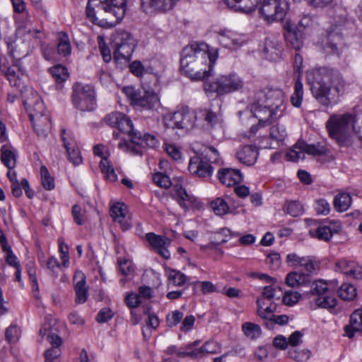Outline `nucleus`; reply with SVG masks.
<instances>
[{"mask_svg": "<svg viewBox=\"0 0 362 362\" xmlns=\"http://www.w3.org/2000/svg\"><path fill=\"white\" fill-rule=\"evenodd\" d=\"M22 13V19L21 20V25L20 29H23L24 32L25 33H28V35H31L32 37L37 38V39H41L43 36V33L40 30L38 29H31L30 26L32 24V17L28 13V11H24ZM20 21V19H18Z\"/></svg>", "mask_w": 362, "mask_h": 362, "instance_id": "nucleus-35", "label": "nucleus"}, {"mask_svg": "<svg viewBox=\"0 0 362 362\" xmlns=\"http://www.w3.org/2000/svg\"><path fill=\"white\" fill-rule=\"evenodd\" d=\"M202 116L204 117L205 122H206L207 124L210 127H214L216 124L218 123V119L216 114L211 110H204L201 111Z\"/></svg>", "mask_w": 362, "mask_h": 362, "instance_id": "nucleus-61", "label": "nucleus"}, {"mask_svg": "<svg viewBox=\"0 0 362 362\" xmlns=\"http://www.w3.org/2000/svg\"><path fill=\"white\" fill-rule=\"evenodd\" d=\"M327 148L325 146L317 143L316 144H308L303 141H298L293 148L286 153L288 160L298 161L305 158L304 153L312 156H322L327 153Z\"/></svg>", "mask_w": 362, "mask_h": 362, "instance_id": "nucleus-9", "label": "nucleus"}, {"mask_svg": "<svg viewBox=\"0 0 362 362\" xmlns=\"http://www.w3.org/2000/svg\"><path fill=\"white\" fill-rule=\"evenodd\" d=\"M264 51L268 59L275 61L281 57L282 43L277 37H267L264 42Z\"/></svg>", "mask_w": 362, "mask_h": 362, "instance_id": "nucleus-24", "label": "nucleus"}, {"mask_svg": "<svg viewBox=\"0 0 362 362\" xmlns=\"http://www.w3.org/2000/svg\"><path fill=\"white\" fill-rule=\"evenodd\" d=\"M331 293H327L323 296H319L315 300L316 304L318 307L326 308L328 310H334L337 305V299L330 296Z\"/></svg>", "mask_w": 362, "mask_h": 362, "instance_id": "nucleus-49", "label": "nucleus"}, {"mask_svg": "<svg viewBox=\"0 0 362 362\" xmlns=\"http://www.w3.org/2000/svg\"><path fill=\"white\" fill-rule=\"evenodd\" d=\"M168 279L174 286H181L186 282L187 276L179 271L171 270L168 274Z\"/></svg>", "mask_w": 362, "mask_h": 362, "instance_id": "nucleus-55", "label": "nucleus"}, {"mask_svg": "<svg viewBox=\"0 0 362 362\" xmlns=\"http://www.w3.org/2000/svg\"><path fill=\"white\" fill-rule=\"evenodd\" d=\"M61 355V349L58 347H52L47 349L45 354V362H57L56 360Z\"/></svg>", "mask_w": 362, "mask_h": 362, "instance_id": "nucleus-63", "label": "nucleus"}, {"mask_svg": "<svg viewBox=\"0 0 362 362\" xmlns=\"http://www.w3.org/2000/svg\"><path fill=\"white\" fill-rule=\"evenodd\" d=\"M336 266L347 276L358 279L362 278V267L354 261L343 259L337 262Z\"/></svg>", "mask_w": 362, "mask_h": 362, "instance_id": "nucleus-23", "label": "nucleus"}, {"mask_svg": "<svg viewBox=\"0 0 362 362\" xmlns=\"http://www.w3.org/2000/svg\"><path fill=\"white\" fill-rule=\"evenodd\" d=\"M250 111L253 116L259 120V123L264 126L267 123L272 122L276 116L278 110L254 98V101L250 105Z\"/></svg>", "mask_w": 362, "mask_h": 362, "instance_id": "nucleus-14", "label": "nucleus"}, {"mask_svg": "<svg viewBox=\"0 0 362 362\" xmlns=\"http://www.w3.org/2000/svg\"><path fill=\"white\" fill-rule=\"evenodd\" d=\"M218 179L221 184L232 187L241 182L243 177L239 170L226 168L218 170Z\"/></svg>", "mask_w": 362, "mask_h": 362, "instance_id": "nucleus-19", "label": "nucleus"}, {"mask_svg": "<svg viewBox=\"0 0 362 362\" xmlns=\"http://www.w3.org/2000/svg\"><path fill=\"white\" fill-rule=\"evenodd\" d=\"M41 182L45 189L52 190L54 188V178L50 175L47 168L45 165L40 167Z\"/></svg>", "mask_w": 362, "mask_h": 362, "instance_id": "nucleus-51", "label": "nucleus"}, {"mask_svg": "<svg viewBox=\"0 0 362 362\" xmlns=\"http://www.w3.org/2000/svg\"><path fill=\"white\" fill-rule=\"evenodd\" d=\"M145 237L152 248L161 257L166 259L170 258V253L168 250V247L170 244V240L168 238L156 235L153 233H148Z\"/></svg>", "mask_w": 362, "mask_h": 362, "instance_id": "nucleus-17", "label": "nucleus"}, {"mask_svg": "<svg viewBox=\"0 0 362 362\" xmlns=\"http://www.w3.org/2000/svg\"><path fill=\"white\" fill-rule=\"evenodd\" d=\"M269 134L272 139L283 141L286 136V132L284 127L277 124L271 127Z\"/></svg>", "mask_w": 362, "mask_h": 362, "instance_id": "nucleus-56", "label": "nucleus"}, {"mask_svg": "<svg viewBox=\"0 0 362 362\" xmlns=\"http://www.w3.org/2000/svg\"><path fill=\"white\" fill-rule=\"evenodd\" d=\"M344 331L349 338H352L355 332L362 333V310H356L350 316L349 325L345 326Z\"/></svg>", "mask_w": 362, "mask_h": 362, "instance_id": "nucleus-31", "label": "nucleus"}, {"mask_svg": "<svg viewBox=\"0 0 362 362\" xmlns=\"http://www.w3.org/2000/svg\"><path fill=\"white\" fill-rule=\"evenodd\" d=\"M285 281L287 286L293 288L307 284L310 279L308 274L291 272L286 275Z\"/></svg>", "mask_w": 362, "mask_h": 362, "instance_id": "nucleus-36", "label": "nucleus"}, {"mask_svg": "<svg viewBox=\"0 0 362 362\" xmlns=\"http://www.w3.org/2000/svg\"><path fill=\"white\" fill-rule=\"evenodd\" d=\"M257 304L258 315L263 319L270 320L274 315L273 313L276 311V304L270 301L269 305L264 307V300L262 298L257 299Z\"/></svg>", "mask_w": 362, "mask_h": 362, "instance_id": "nucleus-37", "label": "nucleus"}, {"mask_svg": "<svg viewBox=\"0 0 362 362\" xmlns=\"http://www.w3.org/2000/svg\"><path fill=\"white\" fill-rule=\"evenodd\" d=\"M50 74L58 83L64 82L69 77L67 69L62 65H56L49 69Z\"/></svg>", "mask_w": 362, "mask_h": 362, "instance_id": "nucleus-46", "label": "nucleus"}, {"mask_svg": "<svg viewBox=\"0 0 362 362\" xmlns=\"http://www.w3.org/2000/svg\"><path fill=\"white\" fill-rule=\"evenodd\" d=\"M16 66L9 67L6 71H5V76L8 80L10 85L13 87L19 88L22 86L23 81L20 76L22 75V71L21 69H18V72L16 71Z\"/></svg>", "mask_w": 362, "mask_h": 362, "instance_id": "nucleus-42", "label": "nucleus"}, {"mask_svg": "<svg viewBox=\"0 0 362 362\" xmlns=\"http://www.w3.org/2000/svg\"><path fill=\"white\" fill-rule=\"evenodd\" d=\"M344 81L340 73L322 68L311 86L315 98L322 105L329 106L338 103L339 94L343 91Z\"/></svg>", "mask_w": 362, "mask_h": 362, "instance_id": "nucleus-3", "label": "nucleus"}, {"mask_svg": "<svg viewBox=\"0 0 362 362\" xmlns=\"http://www.w3.org/2000/svg\"><path fill=\"white\" fill-rule=\"evenodd\" d=\"M132 141L143 146L144 148L146 146L154 148L158 144L154 136L146 134H144V136H141L140 134H137L136 132H134L132 136Z\"/></svg>", "mask_w": 362, "mask_h": 362, "instance_id": "nucleus-40", "label": "nucleus"}, {"mask_svg": "<svg viewBox=\"0 0 362 362\" xmlns=\"http://www.w3.org/2000/svg\"><path fill=\"white\" fill-rule=\"evenodd\" d=\"M300 298V295L298 292L288 291L285 292L282 301L285 305H293L299 300Z\"/></svg>", "mask_w": 362, "mask_h": 362, "instance_id": "nucleus-59", "label": "nucleus"}, {"mask_svg": "<svg viewBox=\"0 0 362 362\" xmlns=\"http://www.w3.org/2000/svg\"><path fill=\"white\" fill-rule=\"evenodd\" d=\"M105 146L103 145H96L93 148L95 155L101 157L100 162V168L106 180L110 182H115L117 180V176L115 172L114 168L111 162L104 156L103 151Z\"/></svg>", "mask_w": 362, "mask_h": 362, "instance_id": "nucleus-18", "label": "nucleus"}, {"mask_svg": "<svg viewBox=\"0 0 362 362\" xmlns=\"http://www.w3.org/2000/svg\"><path fill=\"white\" fill-rule=\"evenodd\" d=\"M302 31L299 28H295L291 25L286 27L284 34L285 40L288 45L295 50L298 51L303 47Z\"/></svg>", "mask_w": 362, "mask_h": 362, "instance_id": "nucleus-30", "label": "nucleus"}, {"mask_svg": "<svg viewBox=\"0 0 362 362\" xmlns=\"http://www.w3.org/2000/svg\"><path fill=\"white\" fill-rule=\"evenodd\" d=\"M259 1V0H225V3L230 8L246 13H252Z\"/></svg>", "mask_w": 362, "mask_h": 362, "instance_id": "nucleus-33", "label": "nucleus"}, {"mask_svg": "<svg viewBox=\"0 0 362 362\" xmlns=\"http://www.w3.org/2000/svg\"><path fill=\"white\" fill-rule=\"evenodd\" d=\"M74 281L76 292L75 302L78 304L84 303L88 297V287L83 273L80 271L76 272L74 276Z\"/></svg>", "mask_w": 362, "mask_h": 362, "instance_id": "nucleus-21", "label": "nucleus"}, {"mask_svg": "<svg viewBox=\"0 0 362 362\" xmlns=\"http://www.w3.org/2000/svg\"><path fill=\"white\" fill-rule=\"evenodd\" d=\"M211 206L214 212L218 216H223L229 213V206L228 203L221 197H218L211 203Z\"/></svg>", "mask_w": 362, "mask_h": 362, "instance_id": "nucleus-45", "label": "nucleus"}, {"mask_svg": "<svg viewBox=\"0 0 362 362\" xmlns=\"http://www.w3.org/2000/svg\"><path fill=\"white\" fill-rule=\"evenodd\" d=\"M255 99L262 101L270 107L281 111L284 104V93L279 88H265L255 94Z\"/></svg>", "mask_w": 362, "mask_h": 362, "instance_id": "nucleus-13", "label": "nucleus"}, {"mask_svg": "<svg viewBox=\"0 0 362 362\" xmlns=\"http://www.w3.org/2000/svg\"><path fill=\"white\" fill-rule=\"evenodd\" d=\"M327 284L322 281H317L313 283L311 286V293L319 296H323L327 293H331Z\"/></svg>", "mask_w": 362, "mask_h": 362, "instance_id": "nucleus-53", "label": "nucleus"}, {"mask_svg": "<svg viewBox=\"0 0 362 362\" xmlns=\"http://www.w3.org/2000/svg\"><path fill=\"white\" fill-rule=\"evenodd\" d=\"M286 212L293 217L301 215L303 212V205L296 201H291L286 204Z\"/></svg>", "mask_w": 362, "mask_h": 362, "instance_id": "nucleus-58", "label": "nucleus"}, {"mask_svg": "<svg viewBox=\"0 0 362 362\" xmlns=\"http://www.w3.org/2000/svg\"><path fill=\"white\" fill-rule=\"evenodd\" d=\"M342 36L337 28L327 33L325 40L323 42V49L327 54H334L338 52V45L341 44Z\"/></svg>", "mask_w": 362, "mask_h": 362, "instance_id": "nucleus-28", "label": "nucleus"}, {"mask_svg": "<svg viewBox=\"0 0 362 362\" xmlns=\"http://www.w3.org/2000/svg\"><path fill=\"white\" fill-rule=\"evenodd\" d=\"M126 0H88L86 16L100 27H112L124 18Z\"/></svg>", "mask_w": 362, "mask_h": 362, "instance_id": "nucleus-2", "label": "nucleus"}, {"mask_svg": "<svg viewBox=\"0 0 362 362\" xmlns=\"http://www.w3.org/2000/svg\"><path fill=\"white\" fill-rule=\"evenodd\" d=\"M303 96V84L300 78L298 77L295 83L294 93L291 97V102L296 107H299L301 105Z\"/></svg>", "mask_w": 362, "mask_h": 362, "instance_id": "nucleus-43", "label": "nucleus"}, {"mask_svg": "<svg viewBox=\"0 0 362 362\" xmlns=\"http://www.w3.org/2000/svg\"><path fill=\"white\" fill-rule=\"evenodd\" d=\"M135 47L136 43L132 35L126 31L121 32L116 42V49L113 56L114 60L117 63L122 60H124L125 63L129 62Z\"/></svg>", "mask_w": 362, "mask_h": 362, "instance_id": "nucleus-11", "label": "nucleus"}, {"mask_svg": "<svg viewBox=\"0 0 362 362\" xmlns=\"http://www.w3.org/2000/svg\"><path fill=\"white\" fill-rule=\"evenodd\" d=\"M218 42L224 47L240 46L244 42V39L240 35L231 30H221L218 34Z\"/></svg>", "mask_w": 362, "mask_h": 362, "instance_id": "nucleus-27", "label": "nucleus"}, {"mask_svg": "<svg viewBox=\"0 0 362 362\" xmlns=\"http://www.w3.org/2000/svg\"><path fill=\"white\" fill-rule=\"evenodd\" d=\"M66 135V130L62 129V138L64 142V146L66 149L68 159L74 165H79L82 162V157L81 156L80 151L78 148H76L74 141L71 138H67Z\"/></svg>", "mask_w": 362, "mask_h": 362, "instance_id": "nucleus-22", "label": "nucleus"}, {"mask_svg": "<svg viewBox=\"0 0 362 362\" xmlns=\"http://www.w3.org/2000/svg\"><path fill=\"white\" fill-rule=\"evenodd\" d=\"M199 344L200 341L199 340L188 344L186 346V351H179L177 356L180 357L190 356L198 358H202L205 354H218L221 351V346L214 341H208L200 348L194 349V348L199 346Z\"/></svg>", "mask_w": 362, "mask_h": 362, "instance_id": "nucleus-12", "label": "nucleus"}, {"mask_svg": "<svg viewBox=\"0 0 362 362\" xmlns=\"http://www.w3.org/2000/svg\"><path fill=\"white\" fill-rule=\"evenodd\" d=\"M110 214L114 221L120 223L123 230L131 228L130 222L126 218L127 206L125 204L117 203L113 205L110 209Z\"/></svg>", "mask_w": 362, "mask_h": 362, "instance_id": "nucleus-25", "label": "nucleus"}, {"mask_svg": "<svg viewBox=\"0 0 362 362\" xmlns=\"http://www.w3.org/2000/svg\"><path fill=\"white\" fill-rule=\"evenodd\" d=\"M130 72L136 77H141L144 71V66L140 61L135 60L129 64Z\"/></svg>", "mask_w": 362, "mask_h": 362, "instance_id": "nucleus-64", "label": "nucleus"}, {"mask_svg": "<svg viewBox=\"0 0 362 362\" xmlns=\"http://www.w3.org/2000/svg\"><path fill=\"white\" fill-rule=\"evenodd\" d=\"M153 180L158 186L165 189H168L172 185L170 177L161 173H155L153 176Z\"/></svg>", "mask_w": 362, "mask_h": 362, "instance_id": "nucleus-57", "label": "nucleus"}, {"mask_svg": "<svg viewBox=\"0 0 362 362\" xmlns=\"http://www.w3.org/2000/svg\"><path fill=\"white\" fill-rule=\"evenodd\" d=\"M1 160L10 170L16 165V152L10 145H4L1 148Z\"/></svg>", "mask_w": 362, "mask_h": 362, "instance_id": "nucleus-34", "label": "nucleus"}, {"mask_svg": "<svg viewBox=\"0 0 362 362\" xmlns=\"http://www.w3.org/2000/svg\"><path fill=\"white\" fill-rule=\"evenodd\" d=\"M258 151L255 146L246 145L236 153L238 160L244 165H253L257 159Z\"/></svg>", "mask_w": 362, "mask_h": 362, "instance_id": "nucleus-26", "label": "nucleus"}, {"mask_svg": "<svg viewBox=\"0 0 362 362\" xmlns=\"http://www.w3.org/2000/svg\"><path fill=\"white\" fill-rule=\"evenodd\" d=\"M288 8V0H263L259 13L265 21L270 23L282 21Z\"/></svg>", "mask_w": 362, "mask_h": 362, "instance_id": "nucleus-6", "label": "nucleus"}, {"mask_svg": "<svg viewBox=\"0 0 362 362\" xmlns=\"http://www.w3.org/2000/svg\"><path fill=\"white\" fill-rule=\"evenodd\" d=\"M338 295L342 300H352L356 296V289L350 284H344L339 287Z\"/></svg>", "mask_w": 362, "mask_h": 362, "instance_id": "nucleus-44", "label": "nucleus"}, {"mask_svg": "<svg viewBox=\"0 0 362 362\" xmlns=\"http://www.w3.org/2000/svg\"><path fill=\"white\" fill-rule=\"evenodd\" d=\"M299 267H302L303 270L308 272V276L309 274H312L317 269V262H315L311 257L308 256L302 257Z\"/></svg>", "mask_w": 362, "mask_h": 362, "instance_id": "nucleus-54", "label": "nucleus"}, {"mask_svg": "<svg viewBox=\"0 0 362 362\" xmlns=\"http://www.w3.org/2000/svg\"><path fill=\"white\" fill-rule=\"evenodd\" d=\"M103 122L112 127L117 128L123 133H131L133 131L132 120L124 114L119 112H112L107 115Z\"/></svg>", "mask_w": 362, "mask_h": 362, "instance_id": "nucleus-15", "label": "nucleus"}, {"mask_svg": "<svg viewBox=\"0 0 362 362\" xmlns=\"http://www.w3.org/2000/svg\"><path fill=\"white\" fill-rule=\"evenodd\" d=\"M351 197L348 193L337 194L334 199V206L338 211H345L351 206Z\"/></svg>", "mask_w": 362, "mask_h": 362, "instance_id": "nucleus-38", "label": "nucleus"}, {"mask_svg": "<svg viewBox=\"0 0 362 362\" xmlns=\"http://www.w3.org/2000/svg\"><path fill=\"white\" fill-rule=\"evenodd\" d=\"M118 264L120 272L124 275L128 276L134 272V267L131 262L127 259H119Z\"/></svg>", "mask_w": 362, "mask_h": 362, "instance_id": "nucleus-62", "label": "nucleus"}, {"mask_svg": "<svg viewBox=\"0 0 362 362\" xmlns=\"http://www.w3.org/2000/svg\"><path fill=\"white\" fill-rule=\"evenodd\" d=\"M57 50L59 54L64 57L71 54V47L69 40L68 35L66 33H59Z\"/></svg>", "mask_w": 362, "mask_h": 362, "instance_id": "nucleus-47", "label": "nucleus"}, {"mask_svg": "<svg viewBox=\"0 0 362 362\" xmlns=\"http://www.w3.org/2000/svg\"><path fill=\"white\" fill-rule=\"evenodd\" d=\"M21 331L19 327L16 325L9 326L5 332L6 339L9 343H16L21 337Z\"/></svg>", "mask_w": 362, "mask_h": 362, "instance_id": "nucleus-52", "label": "nucleus"}, {"mask_svg": "<svg viewBox=\"0 0 362 362\" xmlns=\"http://www.w3.org/2000/svg\"><path fill=\"white\" fill-rule=\"evenodd\" d=\"M183 313L179 310H175L168 314L166 317V322L168 327L177 325L182 319Z\"/></svg>", "mask_w": 362, "mask_h": 362, "instance_id": "nucleus-60", "label": "nucleus"}, {"mask_svg": "<svg viewBox=\"0 0 362 362\" xmlns=\"http://www.w3.org/2000/svg\"><path fill=\"white\" fill-rule=\"evenodd\" d=\"M242 329L244 334L252 339L259 337L262 334L260 327L258 325L252 322H245L243 324Z\"/></svg>", "mask_w": 362, "mask_h": 362, "instance_id": "nucleus-48", "label": "nucleus"}, {"mask_svg": "<svg viewBox=\"0 0 362 362\" xmlns=\"http://www.w3.org/2000/svg\"><path fill=\"white\" fill-rule=\"evenodd\" d=\"M197 120V114L193 110L183 108L173 113L166 119L168 128L189 130L192 129Z\"/></svg>", "mask_w": 362, "mask_h": 362, "instance_id": "nucleus-8", "label": "nucleus"}, {"mask_svg": "<svg viewBox=\"0 0 362 362\" xmlns=\"http://www.w3.org/2000/svg\"><path fill=\"white\" fill-rule=\"evenodd\" d=\"M178 0H141L144 9H152L156 11H167L173 8Z\"/></svg>", "mask_w": 362, "mask_h": 362, "instance_id": "nucleus-32", "label": "nucleus"}, {"mask_svg": "<svg viewBox=\"0 0 362 362\" xmlns=\"http://www.w3.org/2000/svg\"><path fill=\"white\" fill-rule=\"evenodd\" d=\"M188 170L190 173L199 177H209L213 173V167L204 158L194 156L189 160Z\"/></svg>", "mask_w": 362, "mask_h": 362, "instance_id": "nucleus-16", "label": "nucleus"}, {"mask_svg": "<svg viewBox=\"0 0 362 362\" xmlns=\"http://www.w3.org/2000/svg\"><path fill=\"white\" fill-rule=\"evenodd\" d=\"M129 136V141L120 142L119 148L127 151H129L132 154H142L143 146L132 141V136L134 134V130L131 133H127Z\"/></svg>", "mask_w": 362, "mask_h": 362, "instance_id": "nucleus-41", "label": "nucleus"}, {"mask_svg": "<svg viewBox=\"0 0 362 362\" xmlns=\"http://www.w3.org/2000/svg\"><path fill=\"white\" fill-rule=\"evenodd\" d=\"M74 105L81 111H91L95 108V97L93 88L88 85L76 83L73 87Z\"/></svg>", "mask_w": 362, "mask_h": 362, "instance_id": "nucleus-7", "label": "nucleus"}, {"mask_svg": "<svg viewBox=\"0 0 362 362\" xmlns=\"http://www.w3.org/2000/svg\"><path fill=\"white\" fill-rule=\"evenodd\" d=\"M243 86V79L234 73L218 76L213 81H205L203 85L204 90L208 95L216 93V96L238 91Z\"/></svg>", "mask_w": 362, "mask_h": 362, "instance_id": "nucleus-4", "label": "nucleus"}, {"mask_svg": "<svg viewBox=\"0 0 362 362\" xmlns=\"http://www.w3.org/2000/svg\"><path fill=\"white\" fill-rule=\"evenodd\" d=\"M122 92L129 100L131 105L140 110H152L158 103L157 95L151 90L125 86L122 88Z\"/></svg>", "mask_w": 362, "mask_h": 362, "instance_id": "nucleus-5", "label": "nucleus"}, {"mask_svg": "<svg viewBox=\"0 0 362 362\" xmlns=\"http://www.w3.org/2000/svg\"><path fill=\"white\" fill-rule=\"evenodd\" d=\"M21 95L23 105L30 119L35 118L37 115L42 116L48 113L43 101L37 92L25 88L24 90H21Z\"/></svg>", "mask_w": 362, "mask_h": 362, "instance_id": "nucleus-10", "label": "nucleus"}, {"mask_svg": "<svg viewBox=\"0 0 362 362\" xmlns=\"http://www.w3.org/2000/svg\"><path fill=\"white\" fill-rule=\"evenodd\" d=\"M217 58V49L210 50L207 44L194 42L182 49L180 69L192 80L202 81L211 75Z\"/></svg>", "mask_w": 362, "mask_h": 362, "instance_id": "nucleus-1", "label": "nucleus"}, {"mask_svg": "<svg viewBox=\"0 0 362 362\" xmlns=\"http://www.w3.org/2000/svg\"><path fill=\"white\" fill-rule=\"evenodd\" d=\"M175 196L180 206L185 210H189L193 207H198L199 202L197 199L189 194L186 189L180 185L174 186Z\"/></svg>", "mask_w": 362, "mask_h": 362, "instance_id": "nucleus-20", "label": "nucleus"}, {"mask_svg": "<svg viewBox=\"0 0 362 362\" xmlns=\"http://www.w3.org/2000/svg\"><path fill=\"white\" fill-rule=\"evenodd\" d=\"M310 234L313 237H317L319 240L328 241L332 236V231L328 226H318L315 230H310Z\"/></svg>", "mask_w": 362, "mask_h": 362, "instance_id": "nucleus-50", "label": "nucleus"}, {"mask_svg": "<svg viewBox=\"0 0 362 362\" xmlns=\"http://www.w3.org/2000/svg\"><path fill=\"white\" fill-rule=\"evenodd\" d=\"M48 320H49V318L47 317H46V321L48 322ZM50 329H51L50 323L49 322H46L43 325V327L40 329V334L42 337L47 335V340L52 344V347H58V348H59V346L62 344V340L61 337H59L58 335L54 334H49V331L50 330Z\"/></svg>", "mask_w": 362, "mask_h": 362, "instance_id": "nucleus-39", "label": "nucleus"}, {"mask_svg": "<svg viewBox=\"0 0 362 362\" xmlns=\"http://www.w3.org/2000/svg\"><path fill=\"white\" fill-rule=\"evenodd\" d=\"M35 132L39 136L45 137L51 129V121L49 113L42 116H37L35 118L30 119Z\"/></svg>", "mask_w": 362, "mask_h": 362, "instance_id": "nucleus-29", "label": "nucleus"}]
</instances>
